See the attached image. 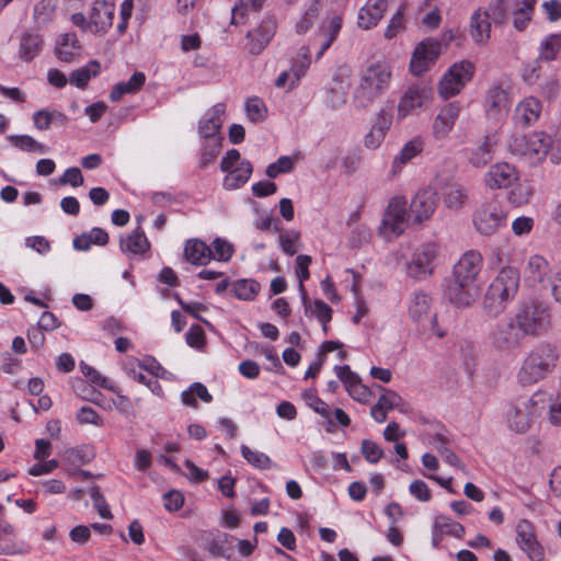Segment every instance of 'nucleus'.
Wrapping results in <instances>:
<instances>
[{"instance_id":"obj_49","label":"nucleus","mask_w":561,"mask_h":561,"mask_svg":"<svg viewBox=\"0 0 561 561\" xmlns=\"http://www.w3.org/2000/svg\"><path fill=\"white\" fill-rule=\"evenodd\" d=\"M382 390V394L379 397L378 402L387 410L398 409L401 413H409L411 408L409 403H407L400 394L396 391L380 388Z\"/></svg>"},{"instance_id":"obj_61","label":"nucleus","mask_w":561,"mask_h":561,"mask_svg":"<svg viewBox=\"0 0 561 561\" xmlns=\"http://www.w3.org/2000/svg\"><path fill=\"white\" fill-rule=\"evenodd\" d=\"M362 454L368 462L377 463L382 458L383 450L377 443L364 439L362 442Z\"/></svg>"},{"instance_id":"obj_2","label":"nucleus","mask_w":561,"mask_h":561,"mask_svg":"<svg viewBox=\"0 0 561 561\" xmlns=\"http://www.w3.org/2000/svg\"><path fill=\"white\" fill-rule=\"evenodd\" d=\"M559 357V351L554 345L550 343L537 344L525 357L517 374L518 381L527 386L545 379L556 369Z\"/></svg>"},{"instance_id":"obj_34","label":"nucleus","mask_w":561,"mask_h":561,"mask_svg":"<svg viewBox=\"0 0 561 561\" xmlns=\"http://www.w3.org/2000/svg\"><path fill=\"white\" fill-rule=\"evenodd\" d=\"M342 27V18L333 14L320 26L319 35L322 37L320 49L317 53V59L321 58L329 49L332 43L336 39Z\"/></svg>"},{"instance_id":"obj_17","label":"nucleus","mask_w":561,"mask_h":561,"mask_svg":"<svg viewBox=\"0 0 561 561\" xmlns=\"http://www.w3.org/2000/svg\"><path fill=\"white\" fill-rule=\"evenodd\" d=\"M226 112L224 103H217L209 108L199 121V135L208 139L216 147H220L219 133L222 125V116Z\"/></svg>"},{"instance_id":"obj_51","label":"nucleus","mask_w":561,"mask_h":561,"mask_svg":"<svg viewBox=\"0 0 561 561\" xmlns=\"http://www.w3.org/2000/svg\"><path fill=\"white\" fill-rule=\"evenodd\" d=\"M561 48V35L551 34L543 38L539 47L540 60L551 61L554 60Z\"/></svg>"},{"instance_id":"obj_42","label":"nucleus","mask_w":561,"mask_h":561,"mask_svg":"<svg viewBox=\"0 0 561 561\" xmlns=\"http://www.w3.org/2000/svg\"><path fill=\"white\" fill-rule=\"evenodd\" d=\"M80 45L75 34H64L57 42L56 56L60 61L71 62L79 54Z\"/></svg>"},{"instance_id":"obj_25","label":"nucleus","mask_w":561,"mask_h":561,"mask_svg":"<svg viewBox=\"0 0 561 561\" xmlns=\"http://www.w3.org/2000/svg\"><path fill=\"white\" fill-rule=\"evenodd\" d=\"M388 9V0H367L359 9L357 24L363 30L375 27Z\"/></svg>"},{"instance_id":"obj_55","label":"nucleus","mask_w":561,"mask_h":561,"mask_svg":"<svg viewBox=\"0 0 561 561\" xmlns=\"http://www.w3.org/2000/svg\"><path fill=\"white\" fill-rule=\"evenodd\" d=\"M9 139L14 147L23 151L37 153H45L47 151L45 145L36 141L33 137L28 135H15L11 136Z\"/></svg>"},{"instance_id":"obj_12","label":"nucleus","mask_w":561,"mask_h":561,"mask_svg":"<svg viewBox=\"0 0 561 561\" xmlns=\"http://www.w3.org/2000/svg\"><path fill=\"white\" fill-rule=\"evenodd\" d=\"M443 45L435 38L422 41L414 49L411 58L410 69L415 76H421L430 69L442 54Z\"/></svg>"},{"instance_id":"obj_28","label":"nucleus","mask_w":561,"mask_h":561,"mask_svg":"<svg viewBox=\"0 0 561 561\" xmlns=\"http://www.w3.org/2000/svg\"><path fill=\"white\" fill-rule=\"evenodd\" d=\"M525 274L526 279L533 285L539 284L546 287L553 273L549 262L543 256L535 254L528 259Z\"/></svg>"},{"instance_id":"obj_38","label":"nucleus","mask_w":561,"mask_h":561,"mask_svg":"<svg viewBox=\"0 0 561 561\" xmlns=\"http://www.w3.org/2000/svg\"><path fill=\"white\" fill-rule=\"evenodd\" d=\"M423 150V142L414 138L408 141L400 152L393 158L391 165V174L397 175L401 172L404 164L415 158Z\"/></svg>"},{"instance_id":"obj_44","label":"nucleus","mask_w":561,"mask_h":561,"mask_svg":"<svg viewBox=\"0 0 561 561\" xmlns=\"http://www.w3.org/2000/svg\"><path fill=\"white\" fill-rule=\"evenodd\" d=\"M321 11V1L320 0H311L309 1L306 10L301 14L299 21L295 25V31L297 34H306L318 20Z\"/></svg>"},{"instance_id":"obj_18","label":"nucleus","mask_w":561,"mask_h":561,"mask_svg":"<svg viewBox=\"0 0 561 561\" xmlns=\"http://www.w3.org/2000/svg\"><path fill=\"white\" fill-rule=\"evenodd\" d=\"M460 111L458 102H449L439 108L432 124V134L435 139L448 137L460 115Z\"/></svg>"},{"instance_id":"obj_32","label":"nucleus","mask_w":561,"mask_h":561,"mask_svg":"<svg viewBox=\"0 0 561 561\" xmlns=\"http://www.w3.org/2000/svg\"><path fill=\"white\" fill-rule=\"evenodd\" d=\"M491 14L489 11L477 10L471 15L470 34L477 44H485L490 38Z\"/></svg>"},{"instance_id":"obj_56","label":"nucleus","mask_w":561,"mask_h":561,"mask_svg":"<svg viewBox=\"0 0 561 561\" xmlns=\"http://www.w3.org/2000/svg\"><path fill=\"white\" fill-rule=\"evenodd\" d=\"M434 520L438 524L445 535H450L456 538H462L465 535V527L453 520L451 518L445 515H437Z\"/></svg>"},{"instance_id":"obj_45","label":"nucleus","mask_w":561,"mask_h":561,"mask_svg":"<svg viewBox=\"0 0 561 561\" xmlns=\"http://www.w3.org/2000/svg\"><path fill=\"white\" fill-rule=\"evenodd\" d=\"M100 62L98 60H91L84 67L73 70L70 73V83L79 89H83L92 77H96L100 73Z\"/></svg>"},{"instance_id":"obj_24","label":"nucleus","mask_w":561,"mask_h":561,"mask_svg":"<svg viewBox=\"0 0 561 561\" xmlns=\"http://www.w3.org/2000/svg\"><path fill=\"white\" fill-rule=\"evenodd\" d=\"M115 5L108 0H95L90 13V24L94 34H104L113 24Z\"/></svg>"},{"instance_id":"obj_23","label":"nucleus","mask_w":561,"mask_h":561,"mask_svg":"<svg viewBox=\"0 0 561 561\" xmlns=\"http://www.w3.org/2000/svg\"><path fill=\"white\" fill-rule=\"evenodd\" d=\"M431 96V89L424 84L409 87L398 104V117H407L415 108L421 107Z\"/></svg>"},{"instance_id":"obj_43","label":"nucleus","mask_w":561,"mask_h":561,"mask_svg":"<svg viewBox=\"0 0 561 561\" xmlns=\"http://www.w3.org/2000/svg\"><path fill=\"white\" fill-rule=\"evenodd\" d=\"M108 242V234L102 228H92L89 232L82 233L73 240V248L79 251H87L92 244L105 245Z\"/></svg>"},{"instance_id":"obj_7","label":"nucleus","mask_w":561,"mask_h":561,"mask_svg":"<svg viewBox=\"0 0 561 561\" xmlns=\"http://www.w3.org/2000/svg\"><path fill=\"white\" fill-rule=\"evenodd\" d=\"M510 151L529 165H538L551 154V137L546 133L514 136L508 142Z\"/></svg>"},{"instance_id":"obj_48","label":"nucleus","mask_w":561,"mask_h":561,"mask_svg":"<svg viewBox=\"0 0 561 561\" xmlns=\"http://www.w3.org/2000/svg\"><path fill=\"white\" fill-rule=\"evenodd\" d=\"M260 284L253 279H239L232 284L231 291L240 300H253L260 291Z\"/></svg>"},{"instance_id":"obj_3","label":"nucleus","mask_w":561,"mask_h":561,"mask_svg":"<svg viewBox=\"0 0 561 561\" xmlns=\"http://www.w3.org/2000/svg\"><path fill=\"white\" fill-rule=\"evenodd\" d=\"M391 71L388 65L376 62L367 67L360 75L359 82L352 94L355 108H368L390 83Z\"/></svg>"},{"instance_id":"obj_36","label":"nucleus","mask_w":561,"mask_h":561,"mask_svg":"<svg viewBox=\"0 0 561 561\" xmlns=\"http://www.w3.org/2000/svg\"><path fill=\"white\" fill-rule=\"evenodd\" d=\"M306 314L316 317L322 325L329 324L332 319V309L322 300L311 302L305 286H298Z\"/></svg>"},{"instance_id":"obj_19","label":"nucleus","mask_w":561,"mask_h":561,"mask_svg":"<svg viewBox=\"0 0 561 561\" xmlns=\"http://www.w3.org/2000/svg\"><path fill=\"white\" fill-rule=\"evenodd\" d=\"M334 371L337 378L344 383L348 394L354 400L360 403H368L370 401V398L373 397L370 389L363 385L358 375L353 373L350 366H335Z\"/></svg>"},{"instance_id":"obj_59","label":"nucleus","mask_w":561,"mask_h":561,"mask_svg":"<svg viewBox=\"0 0 561 561\" xmlns=\"http://www.w3.org/2000/svg\"><path fill=\"white\" fill-rule=\"evenodd\" d=\"M551 137L550 160L557 164L561 161V117L553 124Z\"/></svg>"},{"instance_id":"obj_6","label":"nucleus","mask_w":561,"mask_h":561,"mask_svg":"<svg viewBox=\"0 0 561 561\" xmlns=\"http://www.w3.org/2000/svg\"><path fill=\"white\" fill-rule=\"evenodd\" d=\"M517 328L524 335L539 336L551 327V312L548 304L539 300L526 301L515 314Z\"/></svg>"},{"instance_id":"obj_33","label":"nucleus","mask_w":561,"mask_h":561,"mask_svg":"<svg viewBox=\"0 0 561 561\" xmlns=\"http://www.w3.org/2000/svg\"><path fill=\"white\" fill-rule=\"evenodd\" d=\"M184 255L193 265H206L213 260V250L204 241L191 239L185 243Z\"/></svg>"},{"instance_id":"obj_35","label":"nucleus","mask_w":561,"mask_h":561,"mask_svg":"<svg viewBox=\"0 0 561 561\" xmlns=\"http://www.w3.org/2000/svg\"><path fill=\"white\" fill-rule=\"evenodd\" d=\"M443 201L450 210H459L468 201V190L459 182H449L443 188Z\"/></svg>"},{"instance_id":"obj_16","label":"nucleus","mask_w":561,"mask_h":561,"mask_svg":"<svg viewBox=\"0 0 561 561\" xmlns=\"http://www.w3.org/2000/svg\"><path fill=\"white\" fill-rule=\"evenodd\" d=\"M519 179L516 168L507 162L491 165L484 175V184L491 190L507 188Z\"/></svg>"},{"instance_id":"obj_13","label":"nucleus","mask_w":561,"mask_h":561,"mask_svg":"<svg viewBox=\"0 0 561 561\" xmlns=\"http://www.w3.org/2000/svg\"><path fill=\"white\" fill-rule=\"evenodd\" d=\"M437 204L438 196L434 187L426 186L419 190L410 205L414 221L422 224L428 220L435 213Z\"/></svg>"},{"instance_id":"obj_41","label":"nucleus","mask_w":561,"mask_h":561,"mask_svg":"<svg viewBox=\"0 0 561 561\" xmlns=\"http://www.w3.org/2000/svg\"><path fill=\"white\" fill-rule=\"evenodd\" d=\"M232 540V536L224 533L209 534L204 548L209 552V554L214 557H222L229 559L230 553L228 550L231 547Z\"/></svg>"},{"instance_id":"obj_54","label":"nucleus","mask_w":561,"mask_h":561,"mask_svg":"<svg viewBox=\"0 0 561 561\" xmlns=\"http://www.w3.org/2000/svg\"><path fill=\"white\" fill-rule=\"evenodd\" d=\"M240 450L242 457L253 467L262 470L271 468L272 460L266 454L259 450H252L247 445H241Z\"/></svg>"},{"instance_id":"obj_26","label":"nucleus","mask_w":561,"mask_h":561,"mask_svg":"<svg viewBox=\"0 0 561 561\" xmlns=\"http://www.w3.org/2000/svg\"><path fill=\"white\" fill-rule=\"evenodd\" d=\"M541 111L542 104L538 99L525 98L515 107L514 121L522 127L531 126L539 119Z\"/></svg>"},{"instance_id":"obj_21","label":"nucleus","mask_w":561,"mask_h":561,"mask_svg":"<svg viewBox=\"0 0 561 561\" xmlns=\"http://www.w3.org/2000/svg\"><path fill=\"white\" fill-rule=\"evenodd\" d=\"M510 96L508 91L503 85L493 84L486 92L485 95V111L489 117L493 119H501L510 111Z\"/></svg>"},{"instance_id":"obj_53","label":"nucleus","mask_w":561,"mask_h":561,"mask_svg":"<svg viewBox=\"0 0 561 561\" xmlns=\"http://www.w3.org/2000/svg\"><path fill=\"white\" fill-rule=\"evenodd\" d=\"M94 458V451L90 446L68 448L64 451V459L70 465L89 463Z\"/></svg>"},{"instance_id":"obj_60","label":"nucleus","mask_w":561,"mask_h":561,"mask_svg":"<svg viewBox=\"0 0 561 561\" xmlns=\"http://www.w3.org/2000/svg\"><path fill=\"white\" fill-rule=\"evenodd\" d=\"M211 250L214 260L226 262L233 253V245L225 239L217 238L213 242Z\"/></svg>"},{"instance_id":"obj_8","label":"nucleus","mask_w":561,"mask_h":561,"mask_svg":"<svg viewBox=\"0 0 561 561\" xmlns=\"http://www.w3.org/2000/svg\"><path fill=\"white\" fill-rule=\"evenodd\" d=\"M440 260V249L436 242L417 247L408 262V275L414 279H426L433 275Z\"/></svg>"},{"instance_id":"obj_20","label":"nucleus","mask_w":561,"mask_h":561,"mask_svg":"<svg viewBox=\"0 0 561 561\" xmlns=\"http://www.w3.org/2000/svg\"><path fill=\"white\" fill-rule=\"evenodd\" d=\"M344 72H346L344 69H340L324 91L323 103L325 107L332 111L342 108L347 101L350 82L344 78L346 76Z\"/></svg>"},{"instance_id":"obj_29","label":"nucleus","mask_w":561,"mask_h":561,"mask_svg":"<svg viewBox=\"0 0 561 561\" xmlns=\"http://www.w3.org/2000/svg\"><path fill=\"white\" fill-rule=\"evenodd\" d=\"M431 297L424 291H415L409 299V316L420 325L425 327L426 321L433 317L431 313Z\"/></svg>"},{"instance_id":"obj_5","label":"nucleus","mask_w":561,"mask_h":561,"mask_svg":"<svg viewBox=\"0 0 561 561\" xmlns=\"http://www.w3.org/2000/svg\"><path fill=\"white\" fill-rule=\"evenodd\" d=\"M547 402L548 396L541 391L512 401L504 413L508 427L516 433H525L534 417L542 413Z\"/></svg>"},{"instance_id":"obj_50","label":"nucleus","mask_w":561,"mask_h":561,"mask_svg":"<svg viewBox=\"0 0 561 561\" xmlns=\"http://www.w3.org/2000/svg\"><path fill=\"white\" fill-rule=\"evenodd\" d=\"M405 3L400 4L397 12L391 16L383 33L385 38L392 39L405 31Z\"/></svg>"},{"instance_id":"obj_37","label":"nucleus","mask_w":561,"mask_h":561,"mask_svg":"<svg viewBox=\"0 0 561 561\" xmlns=\"http://www.w3.org/2000/svg\"><path fill=\"white\" fill-rule=\"evenodd\" d=\"M253 168L250 161L242 160L234 169L228 171L224 179V187L237 190L243 186L250 179Z\"/></svg>"},{"instance_id":"obj_4","label":"nucleus","mask_w":561,"mask_h":561,"mask_svg":"<svg viewBox=\"0 0 561 561\" xmlns=\"http://www.w3.org/2000/svg\"><path fill=\"white\" fill-rule=\"evenodd\" d=\"M519 285V274L514 267H503L491 282L484 296V309L493 317L504 311L514 299Z\"/></svg>"},{"instance_id":"obj_22","label":"nucleus","mask_w":561,"mask_h":561,"mask_svg":"<svg viewBox=\"0 0 561 561\" xmlns=\"http://www.w3.org/2000/svg\"><path fill=\"white\" fill-rule=\"evenodd\" d=\"M520 333L516 322L500 323L490 334L491 343L497 350L510 351L520 344Z\"/></svg>"},{"instance_id":"obj_1","label":"nucleus","mask_w":561,"mask_h":561,"mask_svg":"<svg viewBox=\"0 0 561 561\" xmlns=\"http://www.w3.org/2000/svg\"><path fill=\"white\" fill-rule=\"evenodd\" d=\"M482 268V255L467 251L454 265L453 279L448 282L445 296L456 307L471 306L479 297L477 277Z\"/></svg>"},{"instance_id":"obj_62","label":"nucleus","mask_w":561,"mask_h":561,"mask_svg":"<svg viewBox=\"0 0 561 561\" xmlns=\"http://www.w3.org/2000/svg\"><path fill=\"white\" fill-rule=\"evenodd\" d=\"M305 400L308 402V405L318 414L323 417L330 416V408L329 405L320 398L317 397L313 390H308L304 393Z\"/></svg>"},{"instance_id":"obj_30","label":"nucleus","mask_w":561,"mask_h":561,"mask_svg":"<svg viewBox=\"0 0 561 561\" xmlns=\"http://www.w3.org/2000/svg\"><path fill=\"white\" fill-rule=\"evenodd\" d=\"M391 124V116L385 112H380L370 130L364 137L363 142L365 148L370 150L379 148L383 142Z\"/></svg>"},{"instance_id":"obj_9","label":"nucleus","mask_w":561,"mask_h":561,"mask_svg":"<svg viewBox=\"0 0 561 561\" xmlns=\"http://www.w3.org/2000/svg\"><path fill=\"white\" fill-rule=\"evenodd\" d=\"M474 75V66L468 60H461L451 65L443 75L437 84L438 95L448 100L459 94L462 89L471 81Z\"/></svg>"},{"instance_id":"obj_39","label":"nucleus","mask_w":561,"mask_h":561,"mask_svg":"<svg viewBox=\"0 0 561 561\" xmlns=\"http://www.w3.org/2000/svg\"><path fill=\"white\" fill-rule=\"evenodd\" d=\"M146 82L144 72L136 71L128 81L117 83L110 93L113 102L119 101L125 94H134L138 92Z\"/></svg>"},{"instance_id":"obj_14","label":"nucleus","mask_w":561,"mask_h":561,"mask_svg":"<svg viewBox=\"0 0 561 561\" xmlns=\"http://www.w3.org/2000/svg\"><path fill=\"white\" fill-rule=\"evenodd\" d=\"M516 541L519 548L528 556L531 561H542L545 557L543 548L538 542L534 525L522 519L516 526Z\"/></svg>"},{"instance_id":"obj_64","label":"nucleus","mask_w":561,"mask_h":561,"mask_svg":"<svg viewBox=\"0 0 561 561\" xmlns=\"http://www.w3.org/2000/svg\"><path fill=\"white\" fill-rule=\"evenodd\" d=\"M409 491L420 502H428L432 493L428 485L422 480H414L409 486Z\"/></svg>"},{"instance_id":"obj_63","label":"nucleus","mask_w":561,"mask_h":561,"mask_svg":"<svg viewBox=\"0 0 561 561\" xmlns=\"http://www.w3.org/2000/svg\"><path fill=\"white\" fill-rule=\"evenodd\" d=\"M90 497L92 499L93 505L102 518L111 519L113 517L110 507L98 486L91 488Z\"/></svg>"},{"instance_id":"obj_47","label":"nucleus","mask_w":561,"mask_h":561,"mask_svg":"<svg viewBox=\"0 0 561 561\" xmlns=\"http://www.w3.org/2000/svg\"><path fill=\"white\" fill-rule=\"evenodd\" d=\"M196 397L206 403L213 401V396L208 392L206 386L201 382H194L188 389L181 393L183 404L192 408L197 407Z\"/></svg>"},{"instance_id":"obj_27","label":"nucleus","mask_w":561,"mask_h":561,"mask_svg":"<svg viewBox=\"0 0 561 561\" xmlns=\"http://www.w3.org/2000/svg\"><path fill=\"white\" fill-rule=\"evenodd\" d=\"M119 248L127 257L133 259L148 252L150 243L141 227L138 226L133 232L121 238Z\"/></svg>"},{"instance_id":"obj_11","label":"nucleus","mask_w":561,"mask_h":561,"mask_svg":"<svg viewBox=\"0 0 561 561\" xmlns=\"http://www.w3.org/2000/svg\"><path fill=\"white\" fill-rule=\"evenodd\" d=\"M408 218L409 213L405 198L394 196L388 203L380 229L385 234L398 237L405 230Z\"/></svg>"},{"instance_id":"obj_10","label":"nucleus","mask_w":561,"mask_h":561,"mask_svg":"<svg viewBox=\"0 0 561 561\" xmlns=\"http://www.w3.org/2000/svg\"><path fill=\"white\" fill-rule=\"evenodd\" d=\"M476 230L483 236H492L506 226L507 216L496 201L482 204L472 215Z\"/></svg>"},{"instance_id":"obj_46","label":"nucleus","mask_w":561,"mask_h":561,"mask_svg":"<svg viewBox=\"0 0 561 561\" xmlns=\"http://www.w3.org/2000/svg\"><path fill=\"white\" fill-rule=\"evenodd\" d=\"M67 116L59 111L39 110L34 113V125L39 130H47L51 124L64 125Z\"/></svg>"},{"instance_id":"obj_15","label":"nucleus","mask_w":561,"mask_h":561,"mask_svg":"<svg viewBox=\"0 0 561 561\" xmlns=\"http://www.w3.org/2000/svg\"><path fill=\"white\" fill-rule=\"evenodd\" d=\"M277 23L274 18L264 19L257 27L251 30L247 34V50L252 55L261 54L274 37Z\"/></svg>"},{"instance_id":"obj_58","label":"nucleus","mask_w":561,"mask_h":561,"mask_svg":"<svg viewBox=\"0 0 561 561\" xmlns=\"http://www.w3.org/2000/svg\"><path fill=\"white\" fill-rule=\"evenodd\" d=\"M294 163L290 157L283 156L266 168V175L271 179L277 178L282 173H288L293 170Z\"/></svg>"},{"instance_id":"obj_52","label":"nucleus","mask_w":561,"mask_h":561,"mask_svg":"<svg viewBox=\"0 0 561 561\" xmlns=\"http://www.w3.org/2000/svg\"><path fill=\"white\" fill-rule=\"evenodd\" d=\"M311 64V55L309 47L302 46L296 59L293 62L291 71L294 72L295 80L291 82V88L306 75Z\"/></svg>"},{"instance_id":"obj_40","label":"nucleus","mask_w":561,"mask_h":561,"mask_svg":"<svg viewBox=\"0 0 561 561\" xmlns=\"http://www.w3.org/2000/svg\"><path fill=\"white\" fill-rule=\"evenodd\" d=\"M43 38L41 35L26 32L23 34L20 41L19 55L24 61L33 60L42 50Z\"/></svg>"},{"instance_id":"obj_57","label":"nucleus","mask_w":561,"mask_h":561,"mask_svg":"<svg viewBox=\"0 0 561 561\" xmlns=\"http://www.w3.org/2000/svg\"><path fill=\"white\" fill-rule=\"evenodd\" d=\"M245 112L250 121L261 122L265 117L266 107L261 99L250 98L245 102Z\"/></svg>"},{"instance_id":"obj_31","label":"nucleus","mask_w":561,"mask_h":561,"mask_svg":"<svg viewBox=\"0 0 561 561\" xmlns=\"http://www.w3.org/2000/svg\"><path fill=\"white\" fill-rule=\"evenodd\" d=\"M496 140L492 136H484L483 140L474 148L467 149L468 162L473 168H483L492 159Z\"/></svg>"}]
</instances>
